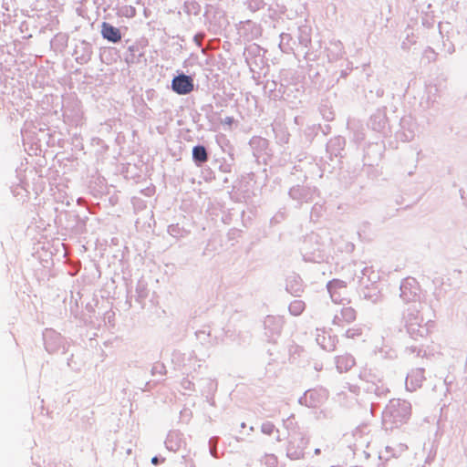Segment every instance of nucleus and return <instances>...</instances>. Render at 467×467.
Instances as JSON below:
<instances>
[{"label": "nucleus", "mask_w": 467, "mask_h": 467, "mask_svg": "<svg viewBox=\"0 0 467 467\" xmlns=\"http://www.w3.org/2000/svg\"><path fill=\"white\" fill-rule=\"evenodd\" d=\"M172 89L180 95H186L193 90V81L191 77L180 75L172 79Z\"/></svg>", "instance_id": "1"}, {"label": "nucleus", "mask_w": 467, "mask_h": 467, "mask_svg": "<svg viewBox=\"0 0 467 467\" xmlns=\"http://www.w3.org/2000/svg\"><path fill=\"white\" fill-rule=\"evenodd\" d=\"M101 34L105 39L113 43H117L121 39L119 29L107 22H103L101 25Z\"/></svg>", "instance_id": "2"}, {"label": "nucleus", "mask_w": 467, "mask_h": 467, "mask_svg": "<svg viewBox=\"0 0 467 467\" xmlns=\"http://www.w3.org/2000/svg\"><path fill=\"white\" fill-rule=\"evenodd\" d=\"M192 157L196 161L205 162L208 160L206 150L203 146H195L192 150Z\"/></svg>", "instance_id": "3"}, {"label": "nucleus", "mask_w": 467, "mask_h": 467, "mask_svg": "<svg viewBox=\"0 0 467 467\" xmlns=\"http://www.w3.org/2000/svg\"><path fill=\"white\" fill-rule=\"evenodd\" d=\"M289 308L293 314L298 315L304 309V303L300 300H295L294 302L291 303Z\"/></svg>", "instance_id": "4"}, {"label": "nucleus", "mask_w": 467, "mask_h": 467, "mask_svg": "<svg viewBox=\"0 0 467 467\" xmlns=\"http://www.w3.org/2000/svg\"><path fill=\"white\" fill-rule=\"evenodd\" d=\"M336 285L345 286V285H343V282L338 280H333L328 284V288L332 289Z\"/></svg>", "instance_id": "5"}, {"label": "nucleus", "mask_w": 467, "mask_h": 467, "mask_svg": "<svg viewBox=\"0 0 467 467\" xmlns=\"http://www.w3.org/2000/svg\"><path fill=\"white\" fill-rule=\"evenodd\" d=\"M151 462H152L153 464H157V463H158V458H157V457H153V458L151 459Z\"/></svg>", "instance_id": "6"}]
</instances>
